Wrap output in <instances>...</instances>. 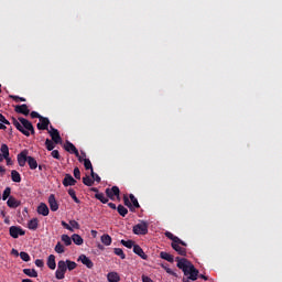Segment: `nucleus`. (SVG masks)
Here are the masks:
<instances>
[{
  "label": "nucleus",
  "instance_id": "obj_1",
  "mask_svg": "<svg viewBox=\"0 0 282 282\" xmlns=\"http://www.w3.org/2000/svg\"><path fill=\"white\" fill-rule=\"evenodd\" d=\"M175 261L177 262V269L182 270L184 275L187 276V279H183L184 282L197 281V276H199V270L195 268L192 261L180 257H176Z\"/></svg>",
  "mask_w": 282,
  "mask_h": 282
},
{
  "label": "nucleus",
  "instance_id": "obj_2",
  "mask_svg": "<svg viewBox=\"0 0 282 282\" xmlns=\"http://www.w3.org/2000/svg\"><path fill=\"white\" fill-rule=\"evenodd\" d=\"M12 124L15 127V129H18V131H20V133L26 138H30V133L31 135H34L35 133L34 126L30 122V120L23 117H19L18 120L13 117Z\"/></svg>",
  "mask_w": 282,
  "mask_h": 282
},
{
  "label": "nucleus",
  "instance_id": "obj_3",
  "mask_svg": "<svg viewBox=\"0 0 282 282\" xmlns=\"http://www.w3.org/2000/svg\"><path fill=\"white\" fill-rule=\"evenodd\" d=\"M66 272H67V263L64 260H59L57 263V270L55 271V278L61 281L65 279Z\"/></svg>",
  "mask_w": 282,
  "mask_h": 282
},
{
  "label": "nucleus",
  "instance_id": "obj_4",
  "mask_svg": "<svg viewBox=\"0 0 282 282\" xmlns=\"http://www.w3.org/2000/svg\"><path fill=\"white\" fill-rule=\"evenodd\" d=\"M132 231L134 232V235H148L149 225L145 221H142L134 225Z\"/></svg>",
  "mask_w": 282,
  "mask_h": 282
},
{
  "label": "nucleus",
  "instance_id": "obj_5",
  "mask_svg": "<svg viewBox=\"0 0 282 282\" xmlns=\"http://www.w3.org/2000/svg\"><path fill=\"white\" fill-rule=\"evenodd\" d=\"M9 234L12 239H19V237H23L25 235V230H23L21 226H11L9 228Z\"/></svg>",
  "mask_w": 282,
  "mask_h": 282
},
{
  "label": "nucleus",
  "instance_id": "obj_6",
  "mask_svg": "<svg viewBox=\"0 0 282 282\" xmlns=\"http://www.w3.org/2000/svg\"><path fill=\"white\" fill-rule=\"evenodd\" d=\"M64 149L65 151H67V153H74V155H76V158L78 159V162H83V158L80 156V153L78 152V149H76V145H74V143L66 141V143L64 144Z\"/></svg>",
  "mask_w": 282,
  "mask_h": 282
},
{
  "label": "nucleus",
  "instance_id": "obj_7",
  "mask_svg": "<svg viewBox=\"0 0 282 282\" xmlns=\"http://www.w3.org/2000/svg\"><path fill=\"white\" fill-rule=\"evenodd\" d=\"M106 195L109 197V199H120V187L119 186H112L111 188H106Z\"/></svg>",
  "mask_w": 282,
  "mask_h": 282
},
{
  "label": "nucleus",
  "instance_id": "obj_8",
  "mask_svg": "<svg viewBox=\"0 0 282 282\" xmlns=\"http://www.w3.org/2000/svg\"><path fill=\"white\" fill-rule=\"evenodd\" d=\"M51 131H48L54 144H61L63 142V139L61 138V132H58L57 129H55L54 127H50Z\"/></svg>",
  "mask_w": 282,
  "mask_h": 282
},
{
  "label": "nucleus",
  "instance_id": "obj_9",
  "mask_svg": "<svg viewBox=\"0 0 282 282\" xmlns=\"http://www.w3.org/2000/svg\"><path fill=\"white\" fill-rule=\"evenodd\" d=\"M39 131H47L50 128V119L47 117H40V122L36 124Z\"/></svg>",
  "mask_w": 282,
  "mask_h": 282
},
{
  "label": "nucleus",
  "instance_id": "obj_10",
  "mask_svg": "<svg viewBox=\"0 0 282 282\" xmlns=\"http://www.w3.org/2000/svg\"><path fill=\"white\" fill-rule=\"evenodd\" d=\"M165 237H167V239H170L171 241H174V243L184 246V248H186V246H188L186 242H184L182 239H180V237L173 235L171 231H166Z\"/></svg>",
  "mask_w": 282,
  "mask_h": 282
},
{
  "label": "nucleus",
  "instance_id": "obj_11",
  "mask_svg": "<svg viewBox=\"0 0 282 282\" xmlns=\"http://www.w3.org/2000/svg\"><path fill=\"white\" fill-rule=\"evenodd\" d=\"M76 180L72 174H65L64 180L62 181L63 186H76Z\"/></svg>",
  "mask_w": 282,
  "mask_h": 282
},
{
  "label": "nucleus",
  "instance_id": "obj_12",
  "mask_svg": "<svg viewBox=\"0 0 282 282\" xmlns=\"http://www.w3.org/2000/svg\"><path fill=\"white\" fill-rule=\"evenodd\" d=\"M28 150H23L21 153L18 154V164L19 166H25V163L28 162Z\"/></svg>",
  "mask_w": 282,
  "mask_h": 282
},
{
  "label": "nucleus",
  "instance_id": "obj_13",
  "mask_svg": "<svg viewBox=\"0 0 282 282\" xmlns=\"http://www.w3.org/2000/svg\"><path fill=\"white\" fill-rule=\"evenodd\" d=\"M14 111L17 113H22V116H30V108H28V105L25 104L15 106Z\"/></svg>",
  "mask_w": 282,
  "mask_h": 282
},
{
  "label": "nucleus",
  "instance_id": "obj_14",
  "mask_svg": "<svg viewBox=\"0 0 282 282\" xmlns=\"http://www.w3.org/2000/svg\"><path fill=\"white\" fill-rule=\"evenodd\" d=\"M48 206L53 213H56V210H58V202H56V196H54V194H51L48 196Z\"/></svg>",
  "mask_w": 282,
  "mask_h": 282
},
{
  "label": "nucleus",
  "instance_id": "obj_15",
  "mask_svg": "<svg viewBox=\"0 0 282 282\" xmlns=\"http://www.w3.org/2000/svg\"><path fill=\"white\" fill-rule=\"evenodd\" d=\"M173 250L177 252V254H181V257H186V248H183L180 243L172 241L171 243Z\"/></svg>",
  "mask_w": 282,
  "mask_h": 282
},
{
  "label": "nucleus",
  "instance_id": "obj_16",
  "mask_svg": "<svg viewBox=\"0 0 282 282\" xmlns=\"http://www.w3.org/2000/svg\"><path fill=\"white\" fill-rule=\"evenodd\" d=\"M133 252H134V254H138V257L143 259L144 261H147V259H149V256H147V253H144V250L139 245L133 246Z\"/></svg>",
  "mask_w": 282,
  "mask_h": 282
},
{
  "label": "nucleus",
  "instance_id": "obj_17",
  "mask_svg": "<svg viewBox=\"0 0 282 282\" xmlns=\"http://www.w3.org/2000/svg\"><path fill=\"white\" fill-rule=\"evenodd\" d=\"M37 213H39V215H42L43 217H47V215H50V207H47V205L45 203H41L37 206Z\"/></svg>",
  "mask_w": 282,
  "mask_h": 282
},
{
  "label": "nucleus",
  "instance_id": "obj_18",
  "mask_svg": "<svg viewBox=\"0 0 282 282\" xmlns=\"http://www.w3.org/2000/svg\"><path fill=\"white\" fill-rule=\"evenodd\" d=\"M7 206L9 208H19L21 206V200L14 198V196H10L7 200Z\"/></svg>",
  "mask_w": 282,
  "mask_h": 282
},
{
  "label": "nucleus",
  "instance_id": "obj_19",
  "mask_svg": "<svg viewBox=\"0 0 282 282\" xmlns=\"http://www.w3.org/2000/svg\"><path fill=\"white\" fill-rule=\"evenodd\" d=\"M79 261H82V263L86 265V268H88L89 270L94 268V262L85 254L79 256Z\"/></svg>",
  "mask_w": 282,
  "mask_h": 282
},
{
  "label": "nucleus",
  "instance_id": "obj_20",
  "mask_svg": "<svg viewBox=\"0 0 282 282\" xmlns=\"http://www.w3.org/2000/svg\"><path fill=\"white\" fill-rule=\"evenodd\" d=\"M47 268L50 270H56V256L50 254L46 262Z\"/></svg>",
  "mask_w": 282,
  "mask_h": 282
},
{
  "label": "nucleus",
  "instance_id": "obj_21",
  "mask_svg": "<svg viewBox=\"0 0 282 282\" xmlns=\"http://www.w3.org/2000/svg\"><path fill=\"white\" fill-rule=\"evenodd\" d=\"M160 257H161V259H163L164 261H167L169 263L175 262V258L173 257V254H171L166 251H161Z\"/></svg>",
  "mask_w": 282,
  "mask_h": 282
},
{
  "label": "nucleus",
  "instance_id": "obj_22",
  "mask_svg": "<svg viewBox=\"0 0 282 282\" xmlns=\"http://www.w3.org/2000/svg\"><path fill=\"white\" fill-rule=\"evenodd\" d=\"M26 162L31 171H36V169H39V163L36 162V159H34V156H29Z\"/></svg>",
  "mask_w": 282,
  "mask_h": 282
},
{
  "label": "nucleus",
  "instance_id": "obj_23",
  "mask_svg": "<svg viewBox=\"0 0 282 282\" xmlns=\"http://www.w3.org/2000/svg\"><path fill=\"white\" fill-rule=\"evenodd\" d=\"M107 279L109 282H120V275L118 272H109L107 274Z\"/></svg>",
  "mask_w": 282,
  "mask_h": 282
},
{
  "label": "nucleus",
  "instance_id": "obj_24",
  "mask_svg": "<svg viewBox=\"0 0 282 282\" xmlns=\"http://www.w3.org/2000/svg\"><path fill=\"white\" fill-rule=\"evenodd\" d=\"M72 241L75 243V246H83L85 243V240H83V237L78 234H74L72 236Z\"/></svg>",
  "mask_w": 282,
  "mask_h": 282
},
{
  "label": "nucleus",
  "instance_id": "obj_25",
  "mask_svg": "<svg viewBox=\"0 0 282 282\" xmlns=\"http://www.w3.org/2000/svg\"><path fill=\"white\" fill-rule=\"evenodd\" d=\"M23 274L31 276V279H36V276H39V272H36L34 269H23Z\"/></svg>",
  "mask_w": 282,
  "mask_h": 282
},
{
  "label": "nucleus",
  "instance_id": "obj_26",
  "mask_svg": "<svg viewBox=\"0 0 282 282\" xmlns=\"http://www.w3.org/2000/svg\"><path fill=\"white\" fill-rule=\"evenodd\" d=\"M29 230H36L39 228V218H33L28 224Z\"/></svg>",
  "mask_w": 282,
  "mask_h": 282
},
{
  "label": "nucleus",
  "instance_id": "obj_27",
  "mask_svg": "<svg viewBox=\"0 0 282 282\" xmlns=\"http://www.w3.org/2000/svg\"><path fill=\"white\" fill-rule=\"evenodd\" d=\"M117 212L121 217H127V215H129V209H127V207H124L123 205H118Z\"/></svg>",
  "mask_w": 282,
  "mask_h": 282
},
{
  "label": "nucleus",
  "instance_id": "obj_28",
  "mask_svg": "<svg viewBox=\"0 0 282 282\" xmlns=\"http://www.w3.org/2000/svg\"><path fill=\"white\" fill-rule=\"evenodd\" d=\"M11 180H12V182H15L19 184L21 182V174L19 172H17V170H13L11 172Z\"/></svg>",
  "mask_w": 282,
  "mask_h": 282
},
{
  "label": "nucleus",
  "instance_id": "obj_29",
  "mask_svg": "<svg viewBox=\"0 0 282 282\" xmlns=\"http://www.w3.org/2000/svg\"><path fill=\"white\" fill-rule=\"evenodd\" d=\"M65 263H66V270H69V272H72V270H76L78 265L75 261H72V260H66Z\"/></svg>",
  "mask_w": 282,
  "mask_h": 282
},
{
  "label": "nucleus",
  "instance_id": "obj_30",
  "mask_svg": "<svg viewBox=\"0 0 282 282\" xmlns=\"http://www.w3.org/2000/svg\"><path fill=\"white\" fill-rule=\"evenodd\" d=\"M95 197H96V199L101 202V204H108L109 203V198L105 197L104 193H97V194H95Z\"/></svg>",
  "mask_w": 282,
  "mask_h": 282
},
{
  "label": "nucleus",
  "instance_id": "obj_31",
  "mask_svg": "<svg viewBox=\"0 0 282 282\" xmlns=\"http://www.w3.org/2000/svg\"><path fill=\"white\" fill-rule=\"evenodd\" d=\"M0 151L3 155V158H9L10 156V148H8V144L3 143L0 148Z\"/></svg>",
  "mask_w": 282,
  "mask_h": 282
},
{
  "label": "nucleus",
  "instance_id": "obj_32",
  "mask_svg": "<svg viewBox=\"0 0 282 282\" xmlns=\"http://www.w3.org/2000/svg\"><path fill=\"white\" fill-rule=\"evenodd\" d=\"M111 241V236H109L108 234L101 236V243H104V246H109Z\"/></svg>",
  "mask_w": 282,
  "mask_h": 282
},
{
  "label": "nucleus",
  "instance_id": "obj_33",
  "mask_svg": "<svg viewBox=\"0 0 282 282\" xmlns=\"http://www.w3.org/2000/svg\"><path fill=\"white\" fill-rule=\"evenodd\" d=\"M82 162H84L86 171H94V165L91 164V161L89 159H83Z\"/></svg>",
  "mask_w": 282,
  "mask_h": 282
},
{
  "label": "nucleus",
  "instance_id": "obj_34",
  "mask_svg": "<svg viewBox=\"0 0 282 282\" xmlns=\"http://www.w3.org/2000/svg\"><path fill=\"white\" fill-rule=\"evenodd\" d=\"M12 194L11 187H6L2 194V199L6 202L7 199H10V195Z\"/></svg>",
  "mask_w": 282,
  "mask_h": 282
},
{
  "label": "nucleus",
  "instance_id": "obj_35",
  "mask_svg": "<svg viewBox=\"0 0 282 282\" xmlns=\"http://www.w3.org/2000/svg\"><path fill=\"white\" fill-rule=\"evenodd\" d=\"M83 184H85V186H94V180L89 177V175H86L83 177Z\"/></svg>",
  "mask_w": 282,
  "mask_h": 282
},
{
  "label": "nucleus",
  "instance_id": "obj_36",
  "mask_svg": "<svg viewBox=\"0 0 282 282\" xmlns=\"http://www.w3.org/2000/svg\"><path fill=\"white\" fill-rule=\"evenodd\" d=\"M113 252L117 257H120V259H127V254H124L121 248H115Z\"/></svg>",
  "mask_w": 282,
  "mask_h": 282
},
{
  "label": "nucleus",
  "instance_id": "obj_37",
  "mask_svg": "<svg viewBox=\"0 0 282 282\" xmlns=\"http://www.w3.org/2000/svg\"><path fill=\"white\" fill-rule=\"evenodd\" d=\"M68 195L72 197V199L75 202V204H80V199L76 196V191L68 189Z\"/></svg>",
  "mask_w": 282,
  "mask_h": 282
},
{
  "label": "nucleus",
  "instance_id": "obj_38",
  "mask_svg": "<svg viewBox=\"0 0 282 282\" xmlns=\"http://www.w3.org/2000/svg\"><path fill=\"white\" fill-rule=\"evenodd\" d=\"M61 239L65 246H72V238L69 236L64 234Z\"/></svg>",
  "mask_w": 282,
  "mask_h": 282
},
{
  "label": "nucleus",
  "instance_id": "obj_39",
  "mask_svg": "<svg viewBox=\"0 0 282 282\" xmlns=\"http://www.w3.org/2000/svg\"><path fill=\"white\" fill-rule=\"evenodd\" d=\"M121 246L131 249L135 246V242L133 240H121Z\"/></svg>",
  "mask_w": 282,
  "mask_h": 282
},
{
  "label": "nucleus",
  "instance_id": "obj_40",
  "mask_svg": "<svg viewBox=\"0 0 282 282\" xmlns=\"http://www.w3.org/2000/svg\"><path fill=\"white\" fill-rule=\"evenodd\" d=\"M129 197L132 203V206L134 208H140V203H138V198H135V196L133 194H130Z\"/></svg>",
  "mask_w": 282,
  "mask_h": 282
},
{
  "label": "nucleus",
  "instance_id": "obj_41",
  "mask_svg": "<svg viewBox=\"0 0 282 282\" xmlns=\"http://www.w3.org/2000/svg\"><path fill=\"white\" fill-rule=\"evenodd\" d=\"M55 252H57V254H63V252H65V247L61 242H57L55 246Z\"/></svg>",
  "mask_w": 282,
  "mask_h": 282
},
{
  "label": "nucleus",
  "instance_id": "obj_42",
  "mask_svg": "<svg viewBox=\"0 0 282 282\" xmlns=\"http://www.w3.org/2000/svg\"><path fill=\"white\" fill-rule=\"evenodd\" d=\"M20 258L22 259V261H25L28 263V261L31 260L30 258V253L25 252V251H21L20 252Z\"/></svg>",
  "mask_w": 282,
  "mask_h": 282
},
{
  "label": "nucleus",
  "instance_id": "obj_43",
  "mask_svg": "<svg viewBox=\"0 0 282 282\" xmlns=\"http://www.w3.org/2000/svg\"><path fill=\"white\" fill-rule=\"evenodd\" d=\"M45 147H46L47 151H54V142L52 140L46 139Z\"/></svg>",
  "mask_w": 282,
  "mask_h": 282
},
{
  "label": "nucleus",
  "instance_id": "obj_44",
  "mask_svg": "<svg viewBox=\"0 0 282 282\" xmlns=\"http://www.w3.org/2000/svg\"><path fill=\"white\" fill-rule=\"evenodd\" d=\"M162 268H163V270H165V272L167 274H171L172 276H177V273H175V271H173V269H171V268H169V267H166L164 264H162Z\"/></svg>",
  "mask_w": 282,
  "mask_h": 282
},
{
  "label": "nucleus",
  "instance_id": "obj_45",
  "mask_svg": "<svg viewBox=\"0 0 282 282\" xmlns=\"http://www.w3.org/2000/svg\"><path fill=\"white\" fill-rule=\"evenodd\" d=\"M90 175H91L94 182H97L98 184H100L101 178L97 173L94 172V170L90 172Z\"/></svg>",
  "mask_w": 282,
  "mask_h": 282
},
{
  "label": "nucleus",
  "instance_id": "obj_46",
  "mask_svg": "<svg viewBox=\"0 0 282 282\" xmlns=\"http://www.w3.org/2000/svg\"><path fill=\"white\" fill-rule=\"evenodd\" d=\"M70 228H75L76 230H80V224L76 220H69Z\"/></svg>",
  "mask_w": 282,
  "mask_h": 282
},
{
  "label": "nucleus",
  "instance_id": "obj_47",
  "mask_svg": "<svg viewBox=\"0 0 282 282\" xmlns=\"http://www.w3.org/2000/svg\"><path fill=\"white\" fill-rule=\"evenodd\" d=\"M61 224H62L63 228H65L66 230H69V232H74V228H72V226L69 224H67L64 220H62Z\"/></svg>",
  "mask_w": 282,
  "mask_h": 282
},
{
  "label": "nucleus",
  "instance_id": "obj_48",
  "mask_svg": "<svg viewBox=\"0 0 282 282\" xmlns=\"http://www.w3.org/2000/svg\"><path fill=\"white\" fill-rule=\"evenodd\" d=\"M51 155L52 158H54V160H61V153L58 152V150H53Z\"/></svg>",
  "mask_w": 282,
  "mask_h": 282
},
{
  "label": "nucleus",
  "instance_id": "obj_49",
  "mask_svg": "<svg viewBox=\"0 0 282 282\" xmlns=\"http://www.w3.org/2000/svg\"><path fill=\"white\" fill-rule=\"evenodd\" d=\"M123 204H124V206H128V208H130V210H131L133 205H131V200H129V197L123 196Z\"/></svg>",
  "mask_w": 282,
  "mask_h": 282
},
{
  "label": "nucleus",
  "instance_id": "obj_50",
  "mask_svg": "<svg viewBox=\"0 0 282 282\" xmlns=\"http://www.w3.org/2000/svg\"><path fill=\"white\" fill-rule=\"evenodd\" d=\"M73 173H74L75 180H80V169L75 167Z\"/></svg>",
  "mask_w": 282,
  "mask_h": 282
},
{
  "label": "nucleus",
  "instance_id": "obj_51",
  "mask_svg": "<svg viewBox=\"0 0 282 282\" xmlns=\"http://www.w3.org/2000/svg\"><path fill=\"white\" fill-rule=\"evenodd\" d=\"M35 265L37 268H43L45 265V262L43 260H41V259H36L35 260Z\"/></svg>",
  "mask_w": 282,
  "mask_h": 282
},
{
  "label": "nucleus",
  "instance_id": "obj_52",
  "mask_svg": "<svg viewBox=\"0 0 282 282\" xmlns=\"http://www.w3.org/2000/svg\"><path fill=\"white\" fill-rule=\"evenodd\" d=\"M0 122H2V124H10V122L8 121V119H6V116L0 113Z\"/></svg>",
  "mask_w": 282,
  "mask_h": 282
},
{
  "label": "nucleus",
  "instance_id": "obj_53",
  "mask_svg": "<svg viewBox=\"0 0 282 282\" xmlns=\"http://www.w3.org/2000/svg\"><path fill=\"white\" fill-rule=\"evenodd\" d=\"M31 118H39V120H41V118H43V116L39 115V112H36V111H32Z\"/></svg>",
  "mask_w": 282,
  "mask_h": 282
},
{
  "label": "nucleus",
  "instance_id": "obj_54",
  "mask_svg": "<svg viewBox=\"0 0 282 282\" xmlns=\"http://www.w3.org/2000/svg\"><path fill=\"white\" fill-rule=\"evenodd\" d=\"M6 162H7V166H12V164H14V162H12V159H10V156L4 158Z\"/></svg>",
  "mask_w": 282,
  "mask_h": 282
},
{
  "label": "nucleus",
  "instance_id": "obj_55",
  "mask_svg": "<svg viewBox=\"0 0 282 282\" xmlns=\"http://www.w3.org/2000/svg\"><path fill=\"white\" fill-rule=\"evenodd\" d=\"M142 282H153V280L148 275H142Z\"/></svg>",
  "mask_w": 282,
  "mask_h": 282
},
{
  "label": "nucleus",
  "instance_id": "obj_56",
  "mask_svg": "<svg viewBox=\"0 0 282 282\" xmlns=\"http://www.w3.org/2000/svg\"><path fill=\"white\" fill-rule=\"evenodd\" d=\"M10 98H11L12 100H14L15 102H19V101H20V97L17 96V95H10Z\"/></svg>",
  "mask_w": 282,
  "mask_h": 282
},
{
  "label": "nucleus",
  "instance_id": "obj_57",
  "mask_svg": "<svg viewBox=\"0 0 282 282\" xmlns=\"http://www.w3.org/2000/svg\"><path fill=\"white\" fill-rule=\"evenodd\" d=\"M108 206H109V208H111L112 210H116V208H118V207H116V204H115V203H108Z\"/></svg>",
  "mask_w": 282,
  "mask_h": 282
},
{
  "label": "nucleus",
  "instance_id": "obj_58",
  "mask_svg": "<svg viewBox=\"0 0 282 282\" xmlns=\"http://www.w3.org/2000/svg\"><path fill=\"white\" fill-rule=\"evenodd\" d=\"M11 253L14 254L15 257L20 256V253H19V251L17 249H12Z\"/></svg>",
  "mask_w": 282,
  "mask_h": 282
},
{
  "label": "nucleus",
  "instance_id": "obj_59",
  "mask_svg": "<svg viewBox=\"0 0 282 282\" xmlns=\"http://www.w3.org/2000/svg\"><path fill=\"white\" fill-rule=\"evenodd\" d=\"M0 129H1L2 131H6V129H8V127H6V124H3V123L0 122Z\"/></svg>",
  "mask_w": 282,
  "mask_h": 282
},
{
  "label": "nucleus",
  "instance_id": "obj_60",
  "mask_svg": "<svg viewBox=\"0 0 282 282\" xmlns=\"http://www.w3.org/2000/svg\"><path fill=\"white\" fill-rule=\"evenodd\" d=\"M199 278L203 279L204 281H208V276H206L204 274H200Z\"/></svg>",
  "mask_w": 282,
  "mask_h": 282
},
{
  "label": "nucleus",
  "instance_id": "obj_61",
  "mask_svg": "<svg viewBox=\"0 0 282 282\" xmlns=\"http://www.w3.org/2000/svg\"><path fill=\"white\" fill-rule=\"evenodd\" d=\"M91 235H93V237H96L98 235V231L91 230Z\"/></svg>",
  "mask_w": 282,
  "mask_h": 282
},
{
  "label": "nucleus",
  "instance_id": "obj_62",
  "mask_svg": "<svg viewBox=\"0 0 282 282\" xmlns=\"http://www.w3.org/2000/svg\"><path fill=\"white\" fill-rule=\"evenodd\" d=\"M91 191H93V193H97L98 194V187H93Z\"/></svg>",
  "mask_w": 282,
  "mask_h": 282
},
{
  "label": "nucleus",
  "instance_id": "obj_63",
  "mask_svg": "<svg viewBox=\"0 0 282 282\" xmlns=\"http://www.w3.org/2000/svg\"><path fill=\"white\" fill-rule=\"evenodd\" d=\"M22 282H34L31 279H23Z\"/></svg>",
  "mask_w": 282,
  "mask_h": 282
},
{
  "label": "nucleus",
  "instance_id": "obj_64",
  "mask_svg": "<svg viewBox=\"0 0 282 282\" xmlns=\"http://www.w3.org/2000/svg\"><path fill=\"white\" fill-rule=\"evenodd\" d=\"M0 173H6V169H3V166L0 165Z\"/></svg>",
  "mask_w": 282,
  "mask_h": 282
}]
</instances>
